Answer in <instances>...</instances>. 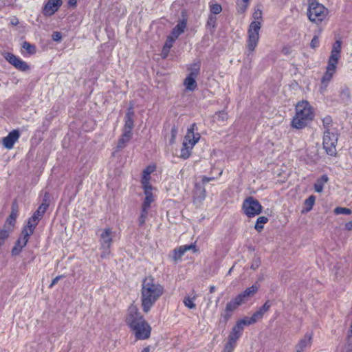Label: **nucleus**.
I'll return each mask as SVG.
<instances>
[{"mask_svg": "<svg viewBox=\"0 0 352 352\" xmlns=\"http://www.w3.org/2000/svg\"><path fill=\"white\" fill-rule=\"evenodd\" d=\"M145 195L144 200L142 204V208L148 209L152 202L155 201V197L152 192L153 187H142Z\"/></svg>", "mask_w": 352, "mask_h": 352, "instance_id": "nucleus-23", "label": "nucleus"}, {"mask_svg": "<svg viewBox=\"0 0 352 352\" xmlns=\"http://www.w3.org/2000/svg\"><path fill=\"white\" fill-rule=\"evenodd\" d=\"M63 3L62 0H49L43 8V14L50 16L58 11Z\"/></svg>", "mask_w": 352, "mask_h": 352, "instance_id": "nucleus-16", "label": "nucleus"}, {"mask_svg": "<svg viewBox=\"0 0 352 352\" xmlns=\"http://www.w3.org/2000/svg\"><path fill=\"white\" fill-rule=\"evenodd\" d=\"M222 10V8L219 4H213L210 6V11L212 13L217 14H219Z\"/></svg>", "mask_w": 352, "mask_h": 352, "instance_id": "nucleus-44", "label": "nucleus"}, {"mask_svg": "<svg viewBox=\"0 0 352 352\" xmlns=\"http://www.w3.org/2000/svg\"><path fill=\"white\" fill-rule=\"evenodd\" d=\"M263 315L264 314H263L259 310H258L257 311L253 314L251 318L254 319V322L255 323L258 320L262 318Z\"/></svg>", "mask_w": 352, "mask_h": 352, "instance_id": "nucleus-49", "label": "nucleus"}, {"mask_svg": "<svg viewBox=\"0 0 352 352\" xmlns=\"http://www.w3.org/2000/svg\"><path fill=\"white\" fill-rule=\"evenodd\" d=\"M331 122V118L329 117H326L324 120H323V122L324 124H329L330 122Z\"/></svg>", "mask_w": 352, "mask_h": 352, "instance_id": "nucleus-55", "label": "nucleus"}, {"mask_svg": "<svg viewBox=\"0 0 352 352\" xmlns=\"http://www.w3.org/2000/svg\"><path fill=\"white\" fill-rule=\"evenodd\" d=\"M168 53H166V51H164V49L162 50V55L163 57H166L167 56Z\"/></svg>", "mask_w": 352, "mask_h": 352, "instance_id": "nucleus-58", "label": "nucleus"}, {"mask_svg": "<svg viewBox=\"0 0 352 352\" xmlns=\"http://www.w3.org/2000/svg\"><path fill=\"white\" fill-rule=\"evenodd\" d=\"M134 112L133 109L131 107L128 109L125 118H124V125L122 129V132L132 135V129L134 126L133 117Z\"/></svg>", "mask_w": 352, "mask_h": 352, "instance_id": "nucleus-20", "label": "nucleus"}, {"mask_svg": "<svg viewBox=\"0 0 352 352\" xmlns=\"http://www.w3.org/2000/svg\"><path fill=\"white\" fill-rule=\"evenodd\" d=\"M316 197L314 195H310L307 199L305 201V208L302 210V212H309L315 203Z\"/></svg>", "mask_w": 352, "mask_h": 352, "instance_id": "nucleus-30", "label": "nucleus"}, {"mask_svg": "<svg viewBox=\"0 0 352 352\" xmlns=\"http://www.w3.org/2000/svg\"><path fill=\"white\" fill-rule=\"evenodd\" d=\"M232 269H233V267L230 269V270L228 271V274H230L231 273Z\"/></svg>", "mask_w": 352, "mask_h": 352, "instance_id": "nucleus-60", "label": "nucleus"}, {"mask_svg": "<svg viewBox=\"0 0 352 352\" xmlns=\"http://www.w3.org/2000/svg\"><path fill=\"white\" fill-rule=\"evenodd\" d=\"M314 117V113L311 104L306 100H302L296 106V114L292 121V126L298 129H302Z\"/></svg>", "mask_w": 352, "mask_h": 352, "instance_id": "nucleus-4", "label": "nucleus"}, {"mask_svg": "<svg viewBox=\"0 0 352 352\" xmlns=\"http://www.w3.org/2000/svg\"><path fill=\"white\" fill-rule=\"evenodd\" d=\"M228 119V113L223 111H219L217 115V120L219 121L224 122Z\"/></svg>", "mask_w": 352, "mask_h": 352, "instance_id": "nucleus-47", "label": "nucleus"}, {"mask_svg": "<svg viewBox=\"0 0 352 352\" xmlns=\"http://www.w3.org/2000/svg\"><path fill=\"white\" fill-rule=\"evenodd\" d=\"M352 212L351 210L349 209V208H344V207H336L335 209H334V213L336 214H347V215H349L351 214Z\"/></svg>", "mask_w": 352, "mask_h": 352, "instance_id": "nucleus-38", "label": "nucleus"}, {"mask_svg": "<svg viewBox=\"0 0 352 352\" xmlns=\"http://www.w3.org/2000/svg\"><path fill=\"white\" fill-rule=\"evenodd\" d=\"M175 39L169 36L164 44V51H166V53H168L170 49L172 47L173 43L175 42Z\"/></svg>", "mask_w": 352, "mask_h": 352, "instance_id": "nucleus-40", "label": "nucleus"}, {"mask_svg": "<svg viewBox=\"0 0 352 352\" xmlns=\"http://www.w3.org/2000/svg\"><path fill=\"white\" fill-rule=\"evenodd\" d=\"M178 133V129L175 126H173L170 131V138L169 139V143L173 144L175 142L176 137Z\"/></svg>", "mask_w": 352, "mask_h": 352, "instance_id": "nucleus-41", "label": "nucleus"}, {"mask_svg": "<svg viewBox=\"0 0 352 352\" xmlns=\"http://www.w3.org/2000/svg\"><path fill=\"white\" fill-rule=\"evenodd\" d=\"M236 344L230 341L227 342L222 352H232Z\"/></svg>", "mask_w": 352, "mask_h": 352, "instance_id": "nucleus-42", "label": "nucleus"}, {"mask_svg": "<svg viewBox=\"0 0 352 352\" xmlns=\"http://www.w3.org/2000/svg\"><path fill=\"white\" fill-rule=\"evenodd\" d=\"M191 150L192 148H188V146H184L182 145L180 152V157L184 160L188 158L190 155Z\"/></svg>", "mask_w": 352, "mask_h": 352, "instance_id": "nucleus-37", "label": "nucleus"}, {"mask_svg": "<svg viewBox=\"0 0 352 352\" xmlns=\"http://www.w3.org/2000/svg\"><path fill=\"white\" fill-rule=\"evenodd\" d=\"M113 235V232L110 228H106L101 230V232L99 234L101 258H105L110 254V248L112 245Z\"/></svg>", "mask_w": 352, "mask_h": 352, "instance_id": "nucleus-8", "label": "nucleus"}, {"mask_svg": "<svg viewBox=\"0 0 352 352\" xmlns=\"http://www.w3.org/2000/svg\"><path fill=\"white\" fill-rule=\"evenodd\" d=\"M243 333V331L240 329V327H237L236 324L232 329L229 336H228V341H230L236 344L237 340L241 336Z\"/></svg>", "mask_w": 352, "mask_h": 352, "instance_id": "nucleus-24", "label": "nucleus"}, {"mask_svg": "<svg viewBox=\"0 0 352 352\" xmlns=\"http://www.w3.org/2000/svg\"><path fill=\"white\" fill-rule=\"evenodd\" d=\"M76 3H77V1L76 0H69L68 1V4L70 6H76Z\"/></svg>", "mask_w": 352, "mask_h": 352, "instance_id": "nucleus-54", "label": "nucleus"}, {"mask_svg": "<svg viewBox=\"0 0 352 352\" xmlns=\"http://www.w3.org/2000/svg\"><path fill=\"white\" fill-rule=\"evenodd\" d=\"M32 234V232H30L28 230L25 228L23 229L20 237L16 241L12 250V254L13 256H16L21 252L22 249L26 245L29 240V237Z\"/></svg>", "mask_w": 352, "mask_h": 352, "instance_id": "nucleus-12", "label": "nucleus"}, {"mask_svg": "<svg viewBox=\"0 0 352 352\" xmlns=\"http://www.w3.org/2000/svg\"><path fill=\"white\" fill-rule=\"evenodd\" d=\"M329 10L319 2L311 0L307 10L308 19L313 23L319 24L328 16Z\"/></svg>", "mask_w": 352, "mask_h": 352, "instance_id": "nucleus-6", "label": "nucleus"}, {"mask_svg": "<svg viewBox=\"0 0 352 352\" xmlns=\"http://www.w3.org/2000/svg\"><path fill=\"white\" fill-rule=\"evenodd\" d=\"M214 179V177H204L202 178V182L203 184H206L210 182V181H212Z\"/></svg>", "mask_w": 352, "mask_h": 352, "instance_id": "nucleus-53", "label": "nucleus"}, {"mask_svg": "<svg viewBox=\"0 0 352 352\" xmlns=\"http://www.w3.org/2000/svg\"><path fill=\"white\" fill-rule=\"evenodd\" d=\"M11 232L6 228H1L0 230V249L5 244L6 240L8 239Z\"/></svg>", "mask_w": 352, "mask_h": 352, "instance_id": "nucleus-31", "label": "nucleus"}, {"mask_svg": "<svg viewBox=\"0 0 352 352\" xmlns=\"http://www.w3.org/2000/svg\"><path fill=\"white\" fill-rule=\"evenodd\" d=\"M329 181L327 175H324L319 179H318L314 184V190L317 192H322L324 188V186Z\"/></svg>", "mask_w": 352, "mask_h": 352, "instance_id": "nucleus-27", "label": "nucleus"}, {"mask_svg": "<svg viewBox=\"0 0 352 352\" xmlns=\"http://www.w3.org/2000/svg\"><path fill=\"white\" fill-rule=\"evenodd\" d=\"M200 70V65L199 63H193L188 68L189 74L188 76L197 78L199 75Z\"/></svg>", "mask_w": 352, "mask_h": 352, "instance_id": "nucleus-33", "label": "nucleus"}, {"mask_svg": "<svg viewBox=\"0 0 352 352\" xmlns=\"http://www.w3.org/2000/svg\"><path fill=\"white\" fill-rule=\"evenodd\" d=\"M242 209L245 215L252 218L261 212L262 206L256 199L249 197L243 201Z\"/></svg>", "mask_w": 352, "mask_h": 352, "instance_id": "nucleus-9", "label": "nucleus"}, {"mask_svg": "<svg viewBox=\"0 0 352 352\" xmlns=\"http://www.w3.org/2000/svg\"><path fill=\"white\" fill-rule=\"evenodd\" d=\"M150 351H151L150 346H146V347L144 348L141 352H150Z\"/></svg>", "mask_w": 352, "mask_h": 352, "instance_id": "nucleus-56", "label": "nucleus"}, {"mask_svg": "<svg viewBox=\"0 0 352 352\" xmlns=\"http://www.w3.org/2000/svg\"><path fill=\"white\" fill-rule=\"evenodd\" d=\"M19 215V206L16 201H14L12 204L11 213L7 218L3 228L9 230L10 232H12L13 228L15 225L16 218Z\"/></svg>", "mask_w": 352, "mask_h": 352, "instance_id": "nucleus-14", "label": "nucleus"}, {"mask_svg": "<svg viewBox=\"0 0 352 352\" xmlns=\"http://www.w3.org/2000/svg\"><path fill=\"white\" fill-rule=\"evenodd\" d=\"M347 350H348L349 351H352V344H349V345L348 346V347H347Z\"/></svg>", "mask_w": 352, "mask_h": 352, "instance_id": "nucleus-59", "label": "nucleus"}, {"mask_svg": "<svg viewBox=\"0 0 352 352\" xmlns=\"http://www.w3.org/2000/svg\"><path fill=\"white\" fill-rule=\"evenodd\" d=\"M252 17L254 21L249 26L248 39L247 41L248 49L250 52H253L255 50L259 40V30L261 28V23L259 20L262 19V10L260 7L255 8Z\"/></svg>", "mask_w": 352, "mask_h": 352, "instance_id": "nucleus-5", "label": "nucleus"}, {"mask_svg": "<svg viewBox=\"0 0 352 352\" xmlns=\"http://www.w3.org/2000/svg\"><path fill=\"white\" fill-rule=\"evenodd\" d=\"M164 292V287L153 277L143 279L141 285V306L144 313H148L160 298Z\"/></svg>", "mask_w": 352, "mask_h": 352, "instance_id": "nucleus-1", "label": "nucleus"}, {"mask_svg": "<svg viewBox=\"0 0 352 352\" xmlns=\"http://www.w3.org/2000/svg\"><path fill=\"white\" fill-rule=\"evenodd\" d=\"M242 304L243 302L240 300L237 296L230 302H228L225 309L226 314L223 315V318L226 319V320H228L231 316V313L236 310Z\"/></svg>", "mask_w": 352, "mask_h": 352, "instance_id": "nucleus-21", "label": "nucleus"}, {"mask_svg": "<svg viewBox=\"0 0 352 352\" xmlns=\"http://www.w3.org/2000/svg\"><path fill=\"white\" fill-rule=\"evenodd\" d=\"M131 138H132L131 135L124 133L122 132V135L118 140L117 147L119 149L123 148L124 147H125L126 143L129 142V140L131 139Z\"/></svg>", "mask_w": 352, "mask_h": 352, "instance_id": "nucleus-29", "label": "nucleus"}, {"mask_svg": "<svg viewBox=\"0 0 352 352\" xmlns=\"http://www.w3.org/2000/svg\"><path fill=\"white\" fill-rule=\"evenodd\" d=\"M187 252H191L195 253L198 252V249L196 246L195 243L189 245H184L175 249L173 252V258L175 261L179 260L183 255Z\"/></svg>", "mask_w": 352, "mask_h": 352, "instance_id": "nucleus-15", "label": "nucleus"}, {"mask_svg": "<svg viewBox=\"0 0 352 352\" xmlns=\"http://www.w3.org/2000/svg\"><path fill=\"white\" fill-rule=\"evenodd\" d=\"M344 229L347 231H352V220L344 224Z\"/></svg>", "mask_w": 352, "mask_h": 352, "instance_id": "nucleus-52", "label": "nucleus"}, {"mask_svg": "<svg viewBox=\"0 0 352 352\" xmlns=\"http://www.w3.org/2000/svg\"><path fill=\"white\" fill-rule=\"evenodd\" d=\"M62 38V35L59 32H54L52 34V39L54 41H60Z\"/></svg>", "mask_w": 352, "mask_h": 352, "instance_id": "nucleus-51", "label": "nucleus"}, {"mask_svg": "<svg viewBox=\"0 0 352 352\" xmlns=\"http://www.w3.org/2000/svg\"><path fill=\"white\" fill-rule=\"evenodd\" d=\"M20 137V133L18 130H13L9 134L3 138L2 144L7 149L13 148L14 144L18 141Z\"/></svg>", "mask_w": 352, "mask_h": 352, "instance_id": "nucleus-19", "label": "nucleus"}, {"mask_svg": "<svg viewBox=\"0 0 352 352\" xmlns=\"http://www.w3.org/2000/svg\"><path fill=\"white\" fill-rule=\"evenodd\" d=\"M155 169L156 166L155 165H149L143 170L141 179L142 187H152L151 184H150L151 174L153 173Z\"/></svg>", "mask_w": 352, "mask_h": 352, "instance_id": "nucleus-22", "label": "nucleus"}, {"mask_svg": "<svg viewBox=\"0 0 352 352\" xmlns=\"http://www.w3.org/2000/svg\"><path fill=\"white\" fill-rule=\"evenodd\" d=\"M312 339V332L305 333L295 346L296 352H305L307 349L311 347Z\"/></svg>", "mask_w": 352, "mask_h": 352, "instance_id": "nucleus-18", "label": "nucleus"}, {"mask_svg": "<svg viewBox=\"0 0 352 352\" xmlns=\"http://www.w3.org/2000/svg\"><path fill=\"white\" fill-rule=\"evenodd\" d=\"M125 320L138 340H146L150 337L151 327L136 306L131 305L129 307Z\"/></svg>", "mask_w": 352, "mask_h": 352, "instance_id": "nucleus-2", "label": "nucleus"}, {"mask_svg": "<svg viewBox=\"0 0 352 352\" xmlns=\"http://www.w3.org/2000/svg\"><path fill=\"white\" fill-rule=\"evenodd\" d=\"M215 291V287L214 286H210V292L213 293Z\"/></svg>", "mask_w": 352, "mask_h": 352, "instance_id": "nucleus-57", "label": "nucleus"}, {"mask_svg": "<svg viewBox=\"0 0 352 352\" xmlns=\"http://www.w3.org/2000/svg\"><path fill=\"white\" fill-rule=\"evenodd\" d=\"M22 47L30 54H34L36 52V47L28 42H23Z\"/></svg>", "mask_w": 352, "mask_h": 352, "instance_id": "nucleus-36", "label": "nucleus"}, {"mask_svg": "<svg viewBox=\"0 0 352 352\" xmlns=\"http://www.w3.org/2000/svg\"><path fill=\"white\" fill-rule=\"evenodd\" d=\"M65 276V275H60V276H57L56 277H55L51 284L50 285V288H52L54 285H55L58 280H60V279L63 278Z\"/></svg>", "mask_w": 352, "mask_h": 352, "instance_id": "nucleus-50", "label": "nucleus"}, {"mask_svg": "<svg viewBox=\"0 0 352 352\" xmlns=\"http://www.w3.org/2000/svg\"><path fill=\"white\" fill-rule=\"evenodd\" d=\"M195 128L196 124L194 123L188 129L183 142V146H188V148L192 149L194 146L199 142L201 136L199 133H195Z\"/></svg>", "mask_w": 352, "mask_h": 352, "instance_id": "nucleus-11", "label": "nucleus"}, {"mask_svg": "<svg viewBox=\"0 0 352 352\" xmlns=\"http://www.w3.org/2000/svg\"><path fill=\"white\" fill-rule=\"evenodd\" d=\"M254 319H252L251 318H244V319H242V320H239L236 322V325L239 327H240V329L243 331V328H244V326L245 325H250V324H254Z\"/></svg>", "mask_w": 352, "mask_h": 352, "instance_id": "nucleus-34", "label": "nucleus"}, {"mask_svg": "<svg viewBox=\"0 0 352 352\" xmlns=\"http://www.w3.org/2000/svg\"><path fill=\"white\" fill-rule=\"evenodd\" d=\"M196 78L188 75L186 76L184 81V85L187 91H193L196 89L197 87Z\"/></svg>", "mask_w": 352, "mask_h": 352, "instance_id": "nucleus-26", "label": "nucleus"}, {"mask_svg": "<svg viewBox=\"0 0 352 352\" xmlns=\"http://www.w3.org/2000/svg\"><path fill=\"white\" fill-rule=\"evenodd\" d=\"M271 304L269 300H267L263 305L259 309V311L263 314H265L270 308Z\"/></svg>", "mask_w": 352, "mask_h": 352, "instance_id": "nucleus-46", "label": "nucleus"}, {"mask_svg": "<svg viewBox=\"0 0 352 352\" xmlns=\"http://www.w3.org/2000/svg\"><path fill=\"white\" fill-rule=\"evenodd\" d=\"M148 213V209L142 208L141 213L138 218V223L140 226H142L145 223Z\"/></svg>", "mask_w": 352, "mask_h": 352, "instance_id": "nucleus-35", "label": "nucleus"}, {"mask_svg": "<svg viewBox=\"0 0 352 352\" xmlns=\"http://www.w3.org/2000/svg\"><path fill=\"white\" fill-rule=\"evenodd\" d=\"M320 41L318 36H314L311 41L310 46L311 48L315 49L319 46Z\"/></svg>", "mask_w": 352, "mask_h": 352, "instance_id": "nucleus-45", "label": "nucleus"}, {"mask_svg": "<svg viewBox=\"0 0 352 352\" xmlns=\"http://www.w3.org/2000/svg\"><path fill=\"white\" fill-rule=\"evenodd\" d=\"M259 287L260 286L258 283H255L251 287L245 289L243 292L239 294L237 297L240 299L243 304H244L257 293L259 289Z\"/></svg>", "mask_w": 352, "mask_h": 352, "instance_id": "nucleus-17", "label": "nucleus"}, {"mask_svg": "<svg viewBox=\"0 0 352 352\" xmlns=\"http://www.w3.org/2000/svg\"><path fill=\"white\" fill-rule=\"evenodd\" d=\"M337 142L338 135L336 133L331 132L329 129L324 131L323 136V147L328 155L333 156L336 154V146Z\"/></svg>", "mask_w": 352, "mask_h": 352, "instance_id": "nucleus-10", "label": "nucleus"}, {"mask_svg": "<svg viewBox=\"0 0 352 352\" xmlns=\"http://www.w3.org/2000/svg\"><path fill=\"white\" fill-rule=\"evenodd\" d=\"M4 57L7 61L19 71L26 72L30 69L29 65L25 61L13 54L6 53Z\"/></svg>", "mask_w": 352, "mask_h": 352, "instance_id": "nucleus-13", "label": "nucleus"}, {"mask_svg": "<svg viewBox=\"0 0 352 352\" xmlns=\"http://www.w3.org/2000/svg\"><path fill=\"white\" fill-rule=\"evenodd\" d=\"M263 315L264 314H263L259 310H258L257 311L253 314L251 318L254 319V322L255 323L258 320L262 318Z\"/></svg>", "mask_w": 352, "mask_h": 352, "instance_id": "nucleus-48", "label": "nucleus"}, {"mask_svg": "<svg viewBox=\"0 0 352 352\" xmlns=\"http://www.w3.org/2000/svg\"><path fill=\"white\" fill-rule=\"evenodd\" d=\"M341 45L342 42L340 41H336L333 45L331 54L328 60V64L326 67V72L321 79L322 88H327L336 72L337 65L341 56Z\"/></svg>", "mask_w": 352, "mask_h": 352, "instance_id": "nucleus-3", "label": "nucleus"}, {"mask_svg": "<svg viewBox=\"0 0 352 352\" xmlns=\"http://www.w3.org/2000/svg\"><path fill=\"white\" fill-rule=\"evenodd\" d=\"M195 298H190V297H185L184 299V304L186 307H187L189 309H195L196 305L194 303Z\"/></svg>", "mask_w": 352, "mask_h": 352, "instance_id": "nucleus-39", "label": "nucleus"}, {"mask_svg": "<svg viewBox=\"0 0 352 352\" xmlns=\"http://www.w3.org/2000/svg\"><path fill=\"white\" fill-rule=\"evenodd\" d=\"M49 195L45 193L43 198V203L38 206L37 210L33 213L32 216L28 219L27 225L25 226V229L30 231V232H34V229L38 225L40 220L43 218L45 212H46L49 204L47 202Z\"/></svg>", "mask_w": 352, "mask_h": 352, "instance_id": "nucleus-7", "label": "nucleus"}, {"mask_svg": "<svg viewBox=\"0 0 352 352\" xmlns=\"http://www.w3.org/2000/svg\"><path fill=\"white\" fill-rule=\"evenodd\" d=\"M268 221V219L266 217L262 216L259 217L256 222L254 228L258 231L261 232L263 228V225L267 223Z\"/></svg>", "mask_w": 352, "mask_h": 352, "instance_id": "nucleus-32", "label": "nucleus"}, {"mask_svg": "<svg viewBox=\"0 0 352 352\" xmlns=\"http://www.w3.org/2000/svg\"><path fill=\"white\" fill-rule=\"evenodd\" d=\"M250 0H237L236 10L239 14H243L250 6Z\"/></svg>", "mask_w": 352, "mask_h": 352, "instance_id": "nucleus-28", "label": "nucleus"}, {"mask_svg": "<svg viewBox=\"0 0 352 352\" xmlns=\"http://www.w3.org/2000/svg\"><path fill=\"white\" fill-rule=\"evenodd\" d=\"M186 28V23L184 21L179 22L172 30L170 36L175 40L178 36L184 32Z\"/></svg>", "mask_w": 352, "mask_h": 352, "instance_id": "nucleus-25", "label": "nucleus"}, {"mask_svg": "<svg viewBox=\"0 0 352 352\" xmlns=\"http://www.w3.org/2000/svg\"><path fill=\"white\" fill-rule=\"evenodd\" d=\"M340 95L342 97L344 98L349 99L351 97V91L349 88L347 87H342L340 91Z\"/></svg>", "mask_w": 352, "mask_h": 352, "instance_id": "nucleus-43", "label": "nucleus"}]
</instances>
